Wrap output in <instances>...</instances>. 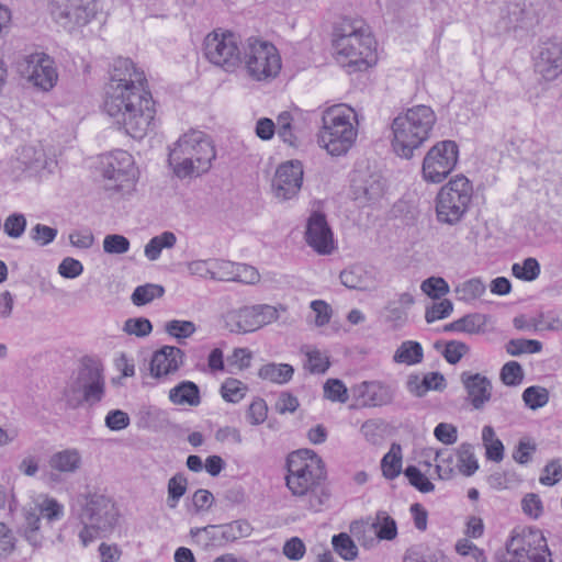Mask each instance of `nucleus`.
<instances>
[{
    "label": "nucleus",
    "mask_w": 562,
    "mask_h": 562,
    "mask_svg": "<svg viewBox=\"0 0 562 562\" xmlns=\"http://www.w3.org/2000/svg\"><path fill=\"white\" fill-rule=\"evenodd\" d=\"M103 110L119 130L142 139L155 117V103L145 72L128 58H117L105 87Z\"/></svg>",
    "instance_id": "nucleus-1"
},
{
    "label": "nucleus",
    "mask_w": 562,
    "mask_h": 562,
    "mask_svg": "<svg viewBox=\"0 0 562 562\" xmlns=\"http://www.w3.org/2000/svg\"><path fill=\"white\" fill-rule=\"evenodd\" d=\"M286 468L285 485L292 496L303 509L322 512L331 496L322 458L311 449H300L289 454Z\"/></svg>",
    "instance_id": "nucleus-2"
},
{
    "label": "nucleus",
    "mask_w": 562,
    "mask_h": 562,
    "mask_svg": "<svg viewBox=\"0 0 562 562\" xmlns=\"http://www.w3.org/2000/svg\"><path fill=\"white\" fill-rule=\"evenodd\" d=\"M215 158L213 139L199 130L183 133L169 146L168 162L179 179L200 177L209 172Z\"/></svg>",
    "instance_id": "nucleus-3"
},
{
    "label": "nucleus",
    "mask_w": 562,
    "mask_h": 562,
    "mask_svg": "<svg viewBox=\"0 0 562 562\" xmlns=\"http://www.w3.org/2000/svg\"><path fill=\"white\" fill-rule=\"evenodd\" d=\"M71 513L78 520V538L87 548L99 538L110 536L119 524L120 512L115 503L100 493H87L77 497Z\"/></svg>",
    "instance_id": "nucleus-4"
},
{
    "label": "nucleus",
    "mask_w": 562,
    "mask_h": 562,
    "mask_svg": "<svg viewBox=\"0 0 562 562\" xmlns=\"http://www.w3.org/2000/svg\"><path fill=\"white\" fill-rule=\"evenodd\" d=\"M334 57L350 70H366L376 63L375 41L360 20H346L336 27L333 40Z\"/></svg>",
    "instance_id": "nucleus-5"
},
{
    "label": "nucleus",
    "mask_w": 562,
    "mask_h": 562,
    "mask_svg": "<svg viewBox=\"0 0 562 562\" xmlns=\"http://www.w3.org/2000/svg\"><path fill=\"white\" fill-rule=\"evenodd\" d=\"M358 136L356 111L346 103L326 105L321 109V127L317 143L330 156L346 155Z\"/></svg>",
    "instance_id": "nucleus-6"
},
{
    "label": "nucleus",
    "mask_w": 562,
    "mask_h": 562,
    "mask_svg": "<svg viewBox=\"0 0 562 562\" xmlns=\"http://www.w3.org/2000/svg\"><path fill=\"white\" fill-rule=\"evenodd\" d=\"M435 111L425 104L414 105L400 113L392 122V147L395 154L409 159L431 135L436 125Z\"/></svg>",
    "instance_id": "nucleus-7"
},
{
    "label": "nucleus",
    "mask_w": 562,
    "mask_h": 562,
    "mask_svg": "<svg viewBox=\"0 0 562 562\" xmlns=\"http://www.w3.org/2000/svg\"><path fill=\"white\" fill-rule=\"evenodd\" d=\"M105 394V378L99 363L86 362L76 376L71 378L64 391L63 400L69 408H77L87 403L90 406L99 404Z\"/></svg>",
    "instance_id": "nucleus-8"
},
{
    "label": "nucleus",
    "mask_w": 562,
    "mask_h": 562,
    "mask_svg": "<svg viewBox=\"0 0 562 562\" xmlns=\"http://www.w3.org/2000/svg\"><path fill=\"white\" fill-rule=\"evenodd\" d=\"M241 63L246 75L254 81L270 82L282 69L279 49L271 42L249 37L244 46Z\"/></svg>",
    "instance_id": "nucleus-9"
},
{
    "label": "nucleus",
    "mask_w": 562,
    "mask_h": 562,
    "mask_svg": "<svg viewBox=\"0 0 562 562\" xmlns=\"http://www.w3.org/2000/svg\"><path fill=\"white\" fill-rule=\"evenodd\" d=\"M65 516V506L55 497L40 493L32 497L23 508V524L21 532L24 539L33 547H41L44 540L41 533V521L53 525Z\"/></svg>",
    "instance_id": "nucleus-10"
},
{
    "label": "nucleus",
    "mask_w": 562,
    "mask_h": 562,
    "mask_svg": "<svg viewBox=\"0 0 562 562\" xmlns=\"http://www.w3.org/2000/svg\"><path fill=\"white\" fill-rule=\"evenodd\" d=\"M472 193V184L464 176H457L445 184L436 199L438 222L448 225L458 224L469 209Z\"/></svg>",
    "instance_id": "nucleus-11"
},
{
    "label": "nucleus",
    "mask_w": 562,
    "mask_h": 562,
    "mask_svg": "<svg viewBox=\"0 0 562 562\" xmlns=\"http://www.w3.org/2000/svg\"><path fill=\"white\" fill-rule=\"evenodd\" d=\"M205 58L213 65L233 72L241 65L239 37L231 32L214 30L204 38Z\"/></svg>",
    "instance_id": "nucleus-12"
},
{
    "label": "nucleus",
    "mask_w": 562,
    "mask_h": 562,
    "mask_svg": "<svg viewBox=\"0 0 562 562\" xmlns=\"http://www.w3.org/2000/svg\"><path fill=\"white\" fill-rule=\"evenodd\" d=\"M278 318L279 310L268 304L245 305L231 308L223 314L225 328L235 334L256 331Z\"/></svg>",
    "instance_id": "nucleus-13"
},
{
    "label": "nucleus",
    "mask_w": 562,
    "mask_h": 562,
    "mask_svg": "<svg viewBox=\"0 0 562 562\" xmlns=\"http://www.w3.org/2000/svg\"><path fill=\"white\" fill-rule=\"evenodd\" d=\"M459 157V148L453 140L436 143L425 155L422 165V177L428 183L442 182L454 169Z\"/></svg>",
    "instance_id": "nucleus-14"
},
{
    "label": "nucleus",
    "mask_w": 562,
    "mask_h": 562,
    "mask_svg": "<svg viewBox=\"0 0 562 562\" xmlns=\"http://www.w3.org/2000/svg\"><path fill=\"white\" fill-rule=\"evenodd\" d=\"M251 526L246 520H234L224 525H209L191 530L194 541L205 551L220 549L240 538L250 536Z\"/></svg>",
    "instance_id": "nucleus-15"
},
{
    "label": "nucleus",
    "mask_w": 562,
    "mask_h": 562,
    "mask_svg": "<svg viewBox=\"0 0 562 562\" xmlns=\"http://www.w3.org/2000/svg\"><path fill=\"white\" fill-rule=\"evenodd\" d=\"M507 555L520 562H552L543 533L539 529H522L507 543Z\"/></svg>",
    "instance_id": "nucleus-16"
},
{
    "label": "nucleus",
    "mask_w": 562,
    "mask_h": 562,
    "mask_svg": "<svg viewBox=\"0 0 562 562\" xmlns=\"http://www.w3.org/2000/svg\"><path fill=\"white\" fill-rule=\"evenodd\" d=\"M20 75L43 91H49L58 80V72L53 58L45 53L23 56L16 63Z\"/></svg>",
    "instance_id": "nucleus-17"
},
{
    "label": "nucleus",
    "mask_w": 562,
    "mask_h": 562,
    "mask_svg": "<svg viewBox=\"0 0 562 562\" xmlns=\"http://www.w3.org/2000/svg\"><path fill=\"white\" fill-rule=\"evenodd\" d=\"M101 165L102 176L109 181L108 189H123L136 179L134 158L125 150H115L103 156Z\"/></svg>",
    "instance_id": "nucleus-18"
},
{
    "label": "nucleus",
    "mask_w": 562,
    "mask_h": 562,
    "mask_svg": "<svg viewBox=\"0 0 562 562\" xmlns=\"http://www.w3.org/2000/svg\"><path fill=\"white\" fill-rule=\"evenodd\" d=\"M52 15L66 29L83 26L95 15V0H52Z\"/></svg>",
    "instance_id": "nucleus-19"
},
{
    "label": "nucleus",
    "mask_w": 562,
    "mask_h": 562,
    "mask_svg": "<svg viewBox=\"0 0 562 562\" xmlns=\"http://www.w3.org/2000/svg\"><path fill=\"white\" fill-rule=\"evenodd\" d=\"M303 182V166L299 160L280 165L272 180V191L277 199L290 200L299 193Z\"/></svg>",
    "instance_id": "nucleus-20"
},
{
    "label": "nucleus",
    "mask_w": 562,
    "mask_h": 562,
    "mask_svg": "<svg viewBox=\"0 0 562 562\" xmlns=\"http://www.w3.org/2000/svg\"><path fill=\"white\" fill-rule=\"evenodd\" d=\"M394 386L381 381H363L352 387L355 401L360 407H382L395 398Z\"/></svg>",
    "instance_id": "nucleus-21"
},
{
    "label": "nucleus",
    "mask_w": 562,
    "mask_h": 562,
    "mask_svg": "<svg viewBox=\"0 0 562 562\" xmlns=\"http://www.w3.org/2000/svg\"><path fill=\"white\" fill-rule=\"evenodd\" d=\"M351 194L359 206H369L384 194V182L376 173L355 172L351 179Z\"/></svg>",
    "instance_id": "nucleus-22"
},
{
    "label": "nucleus",
    "mask_w": 562,
    "mask_h": 562,
    "mask_svg": "<svg viewBox=\"0 0 562 562\" xmlns=\"http://www.w3.org/2000/svg\"><path fill=\"white\" fill-rule=\"evenodd\" d=\"M306 241L318 254L328 255L334 250L333 233L324 214L315 212L310 216Z\"/></svg>",
    "instance_id": "nucleus-23"
},
{
    "label": "nucleus",
    "mask_w": 562,
    "mask_h": 562,
    "mask_svg": "<svg viewBox=\"0 0 562 562\" xmlns=\"http://www.w3.org/2000/svg\"><path fill=\"white\" fill-rule=\"evenodd\" d=\"M183 351L173 346H164L154 352L150 360V373L160 379L178 371L183 363Z\"/></svg>",
    "instance_id": "nucleus-24"
},
{
    "label": "nucleus",
    "mask_w": 562,
    "mask_h": 562,
    "mask_svg": "<svg viewBox=\"0 0 562 562\" xmlns=\"http://www.w3.org/2000/svg\"><path fill=\"white\" fill-rule=\"evenodd\" d=\"M536 70L546 80H553L562 72V46L559 43H544L536 60Z\"/></svg>",
    "instance_id": "nucleus-25"
},
{
    "label": "nucleus",
    "mask_w": 562,
    "mask_h": 562,
    "mask_svg": "<svg viewBox=\"0 0 562 562\" xmlns=\"http://www.w3.org/2000/svg\"><path fill=\"white\" fill-rule=\"evenodd\" d=\"M18 161L32 175H38L45 169H50L54 159L46 154L41 142L27 144L18 151Z\"/></svg>",
    "instance_id": "nucleus-26"
},
{
    "label": "nucleus",
    "mask_w": 562,
    "mask_h": 562,
    "mask_svg": "<svg viewBox=\"0 0 562 562\" xmlns=\"http://www.w3.org/2000/svg\"><path fill=\"white\" fill-rule=\"evenodd\" d=\"M461 381L467 390L468 400L475 409L482 408L491 400L492 384L486 376L480 373L463 372Z\"/></svg>",
    "instance_id": "nucleus-27"
},
{
    "label": "nucleus",
    "mask_w": 562,
    "mask_h": 562,
    "mask_svg": "<svg viewBox=\"0 0 562 562\" xmlns=\"http://www.w3.org/2000/svg\"><path fill=\"white\" fill-rule=\"evenodd\" d=\"M340 281L349 289L361 291L372 290L376 286L375 272L362 265H352L342 270Z\"/></svg>",
    "instance_id": "nucleus-28"
},
{
    "label": "nucleus",
    "mask_w": 562,
    "mask_h": 562,
    "mask_svg": "<svg viewBox=\"0 0 562 562\" xmlns=\"http://www.w3.org/2000/svg\"><path fill=\"white\" fill-rule=\"evenodd\" d=\"M82 453L77 448H65L54 452L48 459L53 471L64 474H75L82 468Z\"/></svg>",
    "instance_id": "nucleus-29"
},
{
    "label": "nucleus",
    "mask_w": 562,
    "mask_h": 562,
    "mask_svg": "<svg viewBox=\"0 0 562 562\" xmlns=\"http://www.w3.org/2000/svg\"><path fill=\"white\" fill-rule=\"evenodd\" d=\"M445 387V376L439 372H429L424 376L409 374L406 380L407 391L417 397L425 396L429 391H442Z\"/></svg>",
    "instance_id": "nucleus-30"
},
{
    "label": "nucleus",
    "mask_w": 562,
    "mask_h": 562,
    "mask_svg": "<svg viewBox=\"0 0 562 562\" xmlns=\"http://www.w3.org/2000/svg\"><path fill=\"white\" fill-rule=\"evenodd\" d=\"M169 400L176 405L198 406L200 391L195 383L183 381L169 391Z\"/></svg>",
    "instance_id": "nucleus-31"
},
{
    "label": "nucleus",
    "mask_w": 562,
    "mask_h": 562,
    "mask_svg": "<svg viewBox=\"0 0 562 562\" xmlns=\"http://www.w3.org/2000/svg\"><path fill=\"white\" fill-rule=\"evenodd\" d=\"M294 374V368L288 363L269 362L261 366L258 370V376L262 380L276 384L288 383Z\"/></svg>",
    "instance_id": "nucleus-32"
},
{
    "label": "nucleus",
    "mask_w": 562,
    "mask_h": 562,
    "mask_svg": "<svg viewBox=\"0 0 562 562\" xmlns=\"http://www.w3.org/2000/svg\"><path fill=\"white\" fill-rule=\"evenodd\" d=\"M486 291L485 282L479 278H470L459 282L454 286V293L458 301L472 303L481 299Z\"/></svg>",
    "instance_id": "nucleus-33"
},
{
    "label": "nucleus",
    "mask_w": 562,
    "mask_h": 562,
    "mask_svg": "<svg viewBox=\"0 0 562 562\" xmlns=\"http://www.w3.org/2000/svg\"><path fill=\"white\" fill-rule=\"evenodd\" d=\"M424 349L418 341H403L393 355V361L398 364L415 366L423 361Z\"/></svg>",
    "instance_id": "nucleus-34"
},
{
    "label": "nucleus",
    "mask_w": 562,
    "mask_h": 562,
    "mask_svg": "<svg viewBox=\"0 0 562 562\" xmlns=\"http://www.w3.org/2000/svg\"><path fill=\"white\" fill-rule=\"evenodd\" d=\"M350 533L364 548H373L379 539L375 531V525L372 518L357 520L350 524Z\"/></svg>",
    "instance_id": "nucleus-35"
},
{
    "label": "nucleus",
    "mask_w": 562,
    "mask_h": 562,
    "mask_svg": "<svg viewBox=\"0 0 562 562\" xmlns=\"http://www.w3.org/2000/svg\"><path fill=\"white\" fill-rule=\"evenodd\" d=\"M486 316L479 313L468 314L446 326V330L467 333L470 335L485 331Z\"/></svg>",
    "instance_id": "nucleus-36"
},
{
    "label": "nucleus",
    "mask_w": 562,
    "mask_h": 562,
    "mask_svg": "<svg viewBox=\"0 0 562 562\" xmlns=\"http://www.w3.org/2000/svg\"><path fill=\"white\" fill-rule=\"evenodd\" d=\"M426 457L434 456L436 464V473L440 480H450L454 474L453 461L454 456L448 449L428 448L425 452Z\"/></svg>",
    "instance_id": "nucleus-37"
},
{
    "label": "nucleus",
    "mask_w": 562,
    "mask_h": 562,
    "mask_svg": "<svg viewBox=\"0 0 562 562\" xmlns=\"http://www.w3.org/2000/svg\"><path fill=\"white\" fill-rule=\"evenodd\" d=\"M277 134L279 138L291 147L300 144V136L293 116L289 112H282L277 117Z\"/></svg>",
    "instance_id": "nucleus-38"
},
{
    "label": "nucleus",
    "mask_w": 562,
    "mask_h": 562,
    "mask_svg": "<svg viewBox=\"0 0 562 562\" xmlns=\"http://www.w3.org/2000/svg\"><path fill=\"white\" fill-rule=\"evenodd\" d=\"M177 243V237L172 232H164L153 237L146 245L144 254L150 261H155L160 257L162 249L172 248Z\"/></svg>",
    "instance_id": "nucleus-39"
},
{
    "label": "nucleus",
    "mask_w": 562,
    "mask_h": 562,
    "mask_svg": "<svg viewBox=\"0 0 562 562\" xmlns=\"http://www.w3.org/2000/svg\"><path fill=\"white\" fill-rule=\"evenodd\" d=\"M482 441L485 448L486 459L501 462L504 458V445L496 437V434L492 426H484L482 429Z\"/></svg>",
    "instance_id": "nucleus-40"
},
{
    "label": "nucleus",
    "mask_w": 562,
    "mask_h": 562,
    "mask_svg": "<svg viewBox=\"0 0 562 562\" xmlns=\"http://www.w3.org/2000/svg\"><path fill=\"white\" fill-rule=\"evenodd\" d=\"M458 469L465 476L473 475L479 469L473 445L462 442L457 450Z\"/></svg>",
    "instance_id": "nucleus-41"
},
{
    "label": "nucleus",
    "mask_w": 562,
    "mask_h": 562,
    "mask_svg": "<svg viewBox=\"0 0 562 562\" xmlns=\"http://www.w3.org/2000/svg\"><path fill=\"white\" fill-rule=\"evenodd\" d=\"M381 469L383 475L389 480L400 475L402 470V450L398 445L393 443L390 451L382 458Z\"/></svg>",
    "instance_id": "nucleus-42"
},
{
    "label": "nucleus",
    "mask_w": 562,
    "mask_h": 562,
    "mask_svg": "<svg viewBox=\"0 0 562 562\" xmlns=\"http://www.w3.org/2000/svg\"><path fill=\"white\" fill-rule=\"evenodd\" d=\"M165 294V288L160 284L146 283L136 286L132 293L131 300L134 305L143 306L156 299H160Z\"/></svg>",
    "instance_id": "nucleus-43"
},
{
    "label": "nucleus",
    "mask_w": 562,
    "mask_h": 562,
    "mask_svg": "<svg viewBox=\"0 0 562 562\" xmlns=\"http://www.w3.org/2000/svg\"><path fill=\"white\" fill-rule=\"evenodd\" d=\"M188 487V480L182 473H177L171 476L167 484V499L166 504L169 508L175 509L181 497L186 494Z\"/></svg>",
    "instance_id": "nucleus-44"
},
{
    "label": "nucleus",
    "mask_w": 562,
    "mask_h": 562,
    "mask_svg": "<svg viewBox=\"0 0 562 562\" xmlns=\"http://www.w3.org/2000/svg\"><path fill=\"white\" fill-rule=\"evenodd\" d=\"M331 544L335 552L346 561H353L358 557V547L348 533L333 536Z\"/></svg>",
    "instance_id": "nucleus-45"
},
{
    "label": "nucleus",
    "mask_w": 562,
    "mask_h": 562,
    "mask_svg": "<svg viewBox=\"0 0 562 562\" xmlns=\"http://www.w3.org/2000/svg\"><path fill=\"white\" fill-rule=\"evenodd\" d=\"M540 265L536 258L529 257L521 262H515L512 266V273L515 278L522 281H533L540 274Z\"/></svg>",
    "instance_id": "nucleus-46"
},
{
    "label": "nucleus",
    "mask_w": 562,
    "mask_h": 562,
    "mask_svg": "<svg viewBox=\"0 0 562 562\" xmlns=\"http://www.w3.org/2000/svg\"><path fill=\"white\" fill-rule=\"evenodd\" d=\"M373 519L375 525V531L379 541L380 540H393L397 536V527L395 520L389 516L385 512L376 513Z\"/></svg>",
    "instance_id": "nucleus-47"
},
{
    "label": "nucleus",
    "mask_w": 562,
    "mask_h": 562,
    "mask_svg": "<svg viewBox=\"0 0 562 562\" xmlns=\"http://www.w3.org/2000/svg\"><path fill=\"white\" fill-rule=\"evenodd\" d=\"M522 401L527 407L536 411L548 404L549 391L539 385L529 386L522 392Z\"/></svg>",
    "instance_id": "nucleus-48"
},
{
    "label": "nucleus",
    "mask_w": 562,
    "mask_h": 562,
    "mask_svg": "<svg viewBox=\"0 0 562 562\" xmlns=\"http://www.w3.org/2000/svg\"><path fill=\"white\" fill-rule=\"evenodd\" d=\"M247 392V386L237 379H227L221 386L222 397L226 402L238 403L240 402Z\"/></svg>",
    "instance_id": "nucleus-49"
},
{
    "label": "nucleus",
    "mask_w": 562,
    "mask_h": 562,
    "mask_svg": "<svg viewBox=\"0 0 562 562\" xmlns=\"http://www.w3.org/2000/svg\"><path fill=\"white\" fill-rule=\"evenodd\" d=\"M420 290L434 300L440 299L450 292L448 282L441 277H430L424 280Z\"/></svg>",
    "instance_id": "nucleus-50"
},
{
    "label": "nucleus",
    "mask_w": 562,
    "mask_h": 562,
    "mask_svg": "<svg viewBox=\"0 0 562 562\" xmlns=\"http://www.w3.org/2000/svg\"><path fill=\"white\" fill-rule=\"evenodd\" d=\"M18 538L5 522L0 521V560L8 559L16 549Z\"/></svg>",
    "instance_id": "nucleus-51"
},
{
    "label": "nucleus",
    "mask_w": 562,
    "mask_h": 562,
    "mask_svg": "<svg viewBox=\"0 0 562 562\" xmlns=\"http://www.w3.org/2000/svg\"><path fill=\"white\" fill-rule=\"evenodd\" d=\"M303 351L307 357L305 366L312 373H325L327 371L329 368V359L326 355L316 348L310 347H306Z\"/></svg>",
    "instance_id": "nucleus-52"
},
{
    "label": "nucleus",
    "mask_w": 562,
    "mask_h": 562,
    "mask_svg": "<svg viewBox=\"0 0 562 562\" xmlns=\"http://www.w3.org/2000/svg\"><path fill=\"white\" fill-rule=\"evenodd\" d=\"M542 344L533 339H512L506 345V351L510 356H519L521 353H537L541 351Z\"/></svg>",
    "instance_id": "nucleus-53"
},
{
    "label": "nucleus",
    "mask_w": 562,
    "mask_h": 562,
    "mask_svg": "<svg viewBox=\"0 0 562 562\" xmlns=\"http://www.w3.org/2000/svg\"><path fill=\"white\" fill-rule=\"evenodd\" d=\"M324 396L338 403H346L349 398L348 389L339 379H328L324 384Z\"/></svg>",
    "instance_id": "nucleus-54"
},
{
    "label": "nucleus",
    "mask_w": 562,
    "mask_h": 562,
    "mask_svg": "<svg viewBox=\"0 0 562 562\" xmlns=\"http://www.w3.org/2000/svg\"><path fill=\"white\" fill-rule=\"evenodd\" d=\"M404 474L408 479L409 484L417 488L419 492L430 493L435 490V485L416 467H407L404 471Z\"/></svg>",
    "instance_id": "nucleus-55"
},
{
    "label": "nucleus",
    "mask_w": 562,
    "mask_h": 562,
    "mask_svg": "<svg viewBox=\"0 0 562 562\" xmlns=\"http://www.w3.org/2000/svg\"><path fill=\"white\" fill-rule=\"evenodd\" d=\"M268 417V405L266 401L261 397L255 398L250 405L248 406V409L246 412V419L247 422L252 425H261L266 422Z\"/></svg>",
    "instance_id": "nucleus-56"
},
{
    "label": "nucleus",
    "mask_w": 562,
    "mask_h": 562,
    "mask_svg": "<svg viewBox=\"0 0 562 562\" xmlns=\"http://www.w3.org/2000/svg\"><path fill=\"white\" fill-rule=\"evenodd\" d=\"M234 262L224 259H211V279L216 281L232 282Z\"/></svg>",
    "instance_id": "nucleus-57"
},
{
    "label": "nucleus",
    "mask_w": 562,
    "mask_h": 562,
    "mask_svg": "<svg viewBox=\"0 0 562 562\" xmlns=\"http://www.w3.org/2000/svg\"><path fill=\"white\" fill-rule=\"evenodd\" d=\"M501 380L508 386L519 385L524 380V370L517 361L506 362L501 370Z\"/></svg>",
    "instance_id": "nucleus-58"
},
{
    "label": "nucleus",
    "mask_w": 562,
    "mask_h": 562,
    "mask_svg": "<svg viewBox=\"0 0 562 562\" xmlns=\"http://www.w3.org/2000/svg\"><path fill=\"white\" fill-rule=\"evenodd\" d=\"M453 311V304L450 300L443 299L434 303L426 310L425 319L428 324L448 317Z\"/></svg>",
    "instance_id": "nucleus-59"
},
{
    "label": "nucleus",
    "mask_w": 562,
    "mask_h": 562,
    "mask_svg": "<svg viewBox=\"0 0 562 562\" xmlns=\"http://www.w3.org/2000/svg\"><path fill=\"white\" fill-rule=\"evenodd\" d=\"M130 249V240L117 234L106 235L103 239V250L110 255H122Z\"/></svg>",
    "instance_id": "nucleus-60"
},
{
    "label": "nucleus",
    "mask_w": 562,
    "mask_h": 562,
    "mask_svg": "<svg viewBox=\"0 0 562 562\" xmlns=\"http://www.w3.org/2000/svg\"><path fill=\"white\" fill-rule=\"evenodd\" d=\"M165 329L170 336L181 339L192 336L196 327L193 322L173 319L166 324Z\"/></svg>",
    "instance_id": "nucleus-61"
},
{
    "label": "nucleus",
    "mask_w": 562,
    "mask_h": 562,
    "mask_svg": "<svg viewBox=\"0 0 562 562\" xmlns=\"http://www.w3.org/2000/svg\"><path fill=\"white\" fill-rule=\"evenodd\" d=\"M233 273V282L255 284L260 280V274L257 269L246 263L234 262Z\"/></svg>",
    "instance_id": "nucleus-62"
},
{
    "label": "nucleus",
    "mask_w": 562,
    "mask_h": 562,
    "mask_svg": "<svg viewBox=\"0 0 562 562\" xmlns=\"http://www.w3.org/2000/svg\"><path fill=\"white\" fill-rule=\"evenodd\" d=\"M123 330L128 335L146 337L151 333L153 326L150 321L145 317L128 318L124 323Z\"/></svg>",
    "instance_id": "nucleus-63"
},
{
    "label": "nucleus",
    "mask_w": 562,
    "mask_h": 562,
    "mask_svg": "<svg viewBox=\"0 0 562 562\" xmlns=\"http://www.w3.org/2000/svg\"><path fill=\"white\" fill-rule=\"evenodd\" d=\"M456 551L463 557H471L475 562H486L484 551L468 539H460L456 543Z\"/></svg>",
    "instance_id": "nucleus-64"
}]
</instances>
